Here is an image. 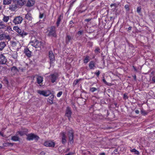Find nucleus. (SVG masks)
Here are the masks:
<instances>
[{"mask_svg": "<svg viewBox=\"0 0 155 155\" xmlns=\"http://www.w3.org/2000/svg\"><path fill=\"white\" fill-rule=\"evenodd\" d=\"M46 33L47 35L49 36H52L54 37H57L56 32V28L54 26H52L48 28L47 30Z\"/></svg>", "mask_w": 155, "mask_h": 155, "instance_id": "f257e3e1", "label": "nucleus"}, {"mask_svg": "<svg viewBox=\"0 0 155 155\" xmlns=\"http://www.w3.org/2000/svg\"><path fill=\"white\" fill-rule=\"evenodd\" d=\"M30 44L35 48H43L44 44L41 41H39L37 39H35L31 41Z\"/></svg>", "mask_w": 155, "mask_h": 155, "instance_id": "f03ea898", "label": "nucleus"}, {"mask_svg": "<svg viewBox=\"0 0 155 155\" xmlns=\"http://www.w3.org/2000/svg\"><path fill=\"white\" fill-rule=\"evenodd\" d=\"M23 18L22 17L18 16L15 17L13 20V22L15 25L19 24L22 22L23 21Z\"/></svg>", "mask_w": 155, "mask_h": 155, "instance_id": "7ed1b4c3", "label": "nucleus"}, {"mask_svg": "<svg viewBox=\"0 0 155 155\" xmlns=\"http://www.w3.org/2000/svg\"><path fill=\"white\" fill-rule=\"evenodd\" d=\"M27 139L30 140L33 139L37 140L39 139V137L36 135L31 134L27 135Z\"/></svg>", "mask_w": 155, "mask_h": 155, "instance_id": "20e7f679", "label": "nucleus"}, {"mask_svg": "<svg viewBox=\"0 0 155 155\" xmlns=\"http://www.w3.org/2000/svg\"><path fill=\"white\" fill-rule=\"evenodd\" d=\"M51 64H53L55 58L54 54L52 51H49L48 54Z\"/></svg>", "mask_w": 155, "mask_h": 155, "instance_id": "39448f33", "label": "nucleus"}, {"mask_svg": "<svg viewBox=\"0 0 155 155\" xmlns=\"http://www.w3.org/2000/svg\"><path fill=\"white\" fill-rule=\"evenodd\" d=\"M71 113L72 112L70 108L69 107H67L66 111L65 116L68 117V119L70 121H71Z\"/></svg>", "mask_w": 155, "mask_h": 155, "instance_id": "423d86ee", "label": "nucleus"}, {"mask_svg": "<svg viewBox=\"0 0 155 155\" xmlns=\"http://www.w3.org/2000/svg\"><path fill=\"white\" fill-rule=\"evenodd\" d=\"M44 145L47 147H54L55 145V143L52 141L48 140L46 141L44 143Z\"/></svg>", "mask_w": 155, "mask_h": 155, "instance_id": "0eeeda50", "label": "nucleus"}, {"mask_svg": "<svg viewBox=\"0 0 155 155\" xmlns=\"http://www.w3.org/2000/svg\"><path fill=\"white\" fill-rule=\"evenodd\" d=\"M68 135L70 143H72L73 142V131L72 130H70Z\"/></svg>", "mask_w": 155, "mask_h": 155, "instance_id": "6e6552de", "label": "nucleus"}, {"mask_svg": "<svg viewBox=\"0 0 155 155\" xmlns=\"http://www.w3.org/2000/svg\"><path fill=\"white\" fill-rule=\"evenodd\" d=\"M38 93L40 94L45 97L48 96L51 94V93L48 91L41 90L38 91Z\"/></svg>", "mask_w": 155, "mask_h": 155, "instance_id": "1a4fd4ad", "label": "nucleus"}, {"mask_svg": "<svg viewBox=\"0 0 155 155\" xmlns=\"http://www.w3.org/2000/svg\"><path fill=\"white\" fill-rule=\"evenodd\" d=\"M28 132V130L26 129H22L21 130L18 131L17 133V134H18L21 136L26 134Z\"/></svg>", "mask_w": 155, "mask_h": 155, "instance_id": "9d476101", "label": "nucleus"}, {"mask_svg": "<svg viewBox=\"0 0 155 155\" xmlns=\"http://www.w3.org/2000/svg\"><path fill=\"white\" fill-rule=\"evenodd\" d=\"M7 61V59L3 54L0 55V64H5Z\"/></svg>", "mask_w": 155, "mask_h": 155, "instance_id": "9b49d317", "label": "nucleus"}, {"mask_svg": "<svg viewBox=\"0 0 155 155\" xmlns=\"http://www.w3.org/2000/svg\"><path fill=\"white\" fill-rule=\"evenodd\" d=\"M49 77L51 82L52 83H54L56 80L57 76L56 75L52 74H51Z\"/></svg>", "mask_w": 155, "mask_h": 155, "instance_id": "f8f14e48", "label": "nucleus"}, {"mask_svg": "<svg viewBox=\"0 0 155 155\" xmlns=\"http://www.w3.org/2000/svg\"><path fill=\"white\" fill-rule=\"evenodd\" d=\"M24 51L25 55L28 57L30 58L31 56V52L29 50L28 48H25Z\"/></svg>", "mask_w": 155, "mask_h": 155, "instance_id": "ddd939ff", "label": "nucleus"}, {"mask_svg": "<svg viewBox=\"0 0 155 155\" xmlns=\"http://www.w3.org/2000/svg\"><path fill=\"white\" fill-rule=\"evenodd\" d=\"M54 98V95L52 94L48 97L47 101L48 103L50 104H53V101Z\"/></svg>", "mask_w": 155, "mask_h": 155, "instance_id": "4468645a", "label": "nucleus"}, {"mask_svg": "<svg viewBox=\"0 0 155 155\" xmlns=\"http://www.w3.org/2000/svg\"><path fill=\"white\" fill-rule=\"evenodd\" d=\"M37 81L38 84H40L43 81V78L41 76H38L37 78Z\"/></svg>", "mask_w": 155, "mask_h": 155, "instance_id": "2eb2a0df", "label": "nucleus"}, {"mask_svg": "<svg viewBox=\"0 0 155 155\" xmlns=\"http://www.w3.org/2000/svg\"><path fill=\"white\" fill-rule=\"evenodd\" d=\"M89 66L91 69H94L96 68L94 63L93 61L90 62Z\"/></svg>", "mask_w": 155, "mask_h": 155, "instance_id": "dca6fc26", "label": "nucleus"}, {"mask_svg": "<svg viewBox=\"0 0 155 155\" xmlns=\"http://www.w3.org/2000/svg\"><path fill=\"white\" fill-rule=\"evenodd\" d=\"M61 135L62 136V142L64 144L66 142L65 134L64 132L62 133Z\"/></svg>", "mask_w": 155, "mask_h": 155, "instance_id": "f3484780", "label": "nucleus"}, {"mask_svg": "<svg viewBox=\"0 0 155 155\" xmlns=\"http://www.w3.org/2000/svg\"><path fill=\"white\" fill-rule=\"evenodd\" d=\"M35 3V0H29L27 3V5L28 7H31Z\"/></svg>", "mask_w": 155, "mask_h": 155, "instance_id": "a211bd4d", "label": "nucleus"}, {"mask_svg": "<svg viewBox=\"0 0 155 155\" xmlns=\"http://www.w3.org/2000/svg\"><path fill=\"white\" fill-rule=\"evenodd\" d=\"M28 33L24 31H21L19 33V35L23 38L25 36L27 35Z\"/></svg>", "mask_w": 155, "mask_h": 155, "instance_id": "6ab92c4d", "label": "nucleus"}, {"mask_svg": "<svg viewBox=\"0 0 155 155\" xmlns=\"http://www.w3.org/2000/svg\"><path fill=\"white\" fill-rule=\"evenodd\" d=\"M71 37L69 35H67L65 38V42L66 43L68 44L70 40H71Z\"/></svg>", "mask_w": 155, "mask_h": 155, "instance_id": "aec40b11", "label": "nucleus"}, {"mask_svg": "<svg viewBox=\"0 0 155 155\" xmlns=\"http://www.w3.org/2000/svg\"><path fill=\"white\" fill-rule=\"evenodd\" d=\"M18 4L20 6H22L25 3V2L24 0H19L18 1Z\"/></svg>", "mask_w": 155, "mask_h": 155, "instance_id": "412c9836", "label": "nucleus"}, {"mask_svg": "<svg viewBox=\"0 0 155 155\" xmlns=\"http://www.w3.org/2000/svg\"><path fill=\"white\" fill-rule=\"evenodd\" d=\"M5 46L6 44L5 42L0 43V50H2Z\"/></svg>", "mask_w": 155, "mask_h": 155, "instance_id": "4be33fe9", "label": "nucleus"}, {"mask_svg": "<svg viewBox=\"0 0 155 155\" xmlns=\"http://www.w3.org/2000/svg\"><path fill=\"white\" fill-rule=\"evenodd\" d=\"M25 18L28 20H31L32 19L30 13H28L26 14L25 15Z\"/></svg>", "mask_w": 155, "mask_h": 155, "instance_id": "5701e85b", "label": "nucleus"}, {"mask_svg": "<svg viewBox=\"0 0 155 155\" xmlns=\"http://www.w3.org/2000/svg\"><path fill=\"white\" fill-rule=\"evenodd\" d=\"M9 18L8 16H6L4 15L3 17L2 18V20L5 22H7L9 20Z\"/></svg>", "mask_w": 155, "mask_h": 155, "instance_id": "b1692460", "label": "nucleus"}, {"mask_svg": "<svg viewBox=\"0 0 155 155\" xmlns=\"http://www.w3.org/2000/svg\"><path fill=\"white\" fill-rule=\"evenodd\" d=\"M12 0H3V4L5 5H8L10 4Z\"/></svg>", "mask_w": 155, "mask_h": 155, "instance_id": "393cba45", "label": "nucleus"}, {"mask_svg": "<svg viewBox=\"0 0 155 155\" xmlns=\"http://www.w3.org/2000/svg\"><path fill=\"white\" fill-rule=\"evenodd\" d=\"M13 29L17 32L19 34L21 30L17 26H14L13 28Z\"/></svg>", "mask_w": 155, "mask_h": 155, "instance_id": "a878e982", "label": "nucleus"}, {"mask_svg": "<svg viewBox=\"0 0 155 155\" xmlns=\"http://www.w3.org/2000/svg\"><path fill=\"white\" fill-rule=\"evenodd\" d=\"M11 139L13 141H17L19 140V138L18 136L16 135L12 137Z\"/></svg>", "mask_w": 155, "mask_h": 155, "instance_id": "bb28decb", "label": "nucleus"}, {"mask_svg": "<svg viewBox=\"0 0 155 155\" xmlns=\"http://www.w3.org/2000/svg\"><path fill=\"white\" fill-rule=\"evenodd\" d=\"M17 52H14L12 55V57L15 59H16L17 58Z\"/></svg>", "mask_w": 155, "mask_h": 155, "instance_id": "cd10ccee", "label": "nucleus"}, {"mask_svg": "<svg viewBox=\"0 0 155 155\" xmlns=\"http://www.w3.org/2000/svg\"><path fill=\"white\" fill-rule=\"evenodd\" d=\"M130 151L132 152H134L135 154L139 155V153L138 151L136 150L135 149H133L130 150Z\"/></svg>", "mask_w": 155, "mask_h": 155, "instance_id": "c85d7f7f", "label": "nucleus"}, {"mask_svg": "<svg viewBox=\"0 0 155 155\" xmlns=\"http://www.w3.org/2000/svg\"><path fill=\"white\" fill-rule=\"evenodd\" d=\"M89 57L87 56L84 58V63H87L89 61Z\"/></svg>", "mask_w": 155, "mask_h": 155, "instance_id": "c756f323", "label": "nucleus"}, {"mask_svg": "<svg viewBox=\"0 0 155 155\" xmlns=\"http://www.w3.org/2000/svg\"><path fill=\"white\" fill-rule=\"evenodd\" d=\"M61 21V16H60L58 18L57 21L56 23V25L57 27L59 26Z\"/></svg>", "mask_w": 155, "mask_h": 155, "instance_id": "7c9ffc66", "label": "nucleus"}, {"mask_svg": "<svg viewBox=\"0 0 155 155\" xmlns=\"http://www.w3.org/2000/svg\"><path fill=\"white\" fill-rule=\"evenodd\" d=\"M5 27V25L3 23V22H0V29L4 28Z\"/></svg>", "mask_w": 155, "mask_h": 155, "instance_id": "2f4dec72", "label": "nucleus"}, {"mask_svg": "<svg viewBox=\"0 0 155 155\" xmlns=\"http://www.w3.org/2000/svg\"><path fill=\"white\" fill-rule=\"evenodd\" d=\"M97 90V89L94 87H90V91L91 92H94Z\"/></svg>", "mask_w": 155, "mask_h": 155, "instance_id": "473e14b6", "label": "nucleus"}, {"mask_svg": "<svg viewBox=\"0 0 155 155\" xmlns=\"http://www.w3.org/2000/svg\"><path fill=\"white\" fill-rule=\"evenodd\" d=\"M81 79H78L75 80L73 83V84L74 85H77L80 81Z\"/></svg>", "mask_w": 155, "mask_h": 155, "instance_id": "72a5a7b5", "label": "nucleus"}, {"mask_svg": "<svg viewBox=\"0 0 155 155\" xmlns=\"http://www.w3.org/2000/svg\"><path fill=\"white\" fill-rule=\"evenodd\" d=\"M45 16V15L44 13H40L39 15V18H42Z\"/></svg>", "mask_w": 155, "mask_h": 155, "instance_id": "f704fd0d", "label": "nucleus"}, {"mask_svg": "<svg viewBox=\"0 0 155 155\" xmlns=\"http://www.w3.org/2000/svg\"><path fill=\"white\" fill-rule=\"evenodd\" d=\"M100 74V72L99 70H97L95 73V74L98 77Z\"/></svg>", "mask_w": 155, "mask_h": 155, "instance_id": "c9c22d12", "label": "nucleus"}, {"mask_svg": "<svg viewBox=\"0 0 155 155\" xmlns=\"http://www.w3.org/2000/svg\"><path fill=\"white\" fill-rule=\"evenodd\" d=\"M5 36L4 34H1L0 35V40L3 39Z\"/></svg>", "mask_w": 155, "mask_h": 155, "instance_id": "e433bc0d", "label": "nucleus"}, {"mask_svg": "<svg viewBox=\"0 0 155 155\" xmlns=\"http://www.w3.org/2000/svg\"><path fill=\"white\" fill-rule=\"evenodd\" d=\"M62 92L61 91H60L58 92L57 94V96L58 97H60L62 95Z\"/></svg>", "mask_w": 155, "mask_h": 155, "instance_id": "4c0bfd02", "label": "nucleus"}, {"mask_svg": "<svg viewBox=\"0 0 155 155\" xmlns=\"http://www.w3.org/2000/svg\"><path fill=\"white\" fill-rule=\"evenodd\" d=\"M83 31H79L78 32V34L79 36H80L82 34Z\"/></svg>", "mask_w": 155, "mask_h": 155, "instance_id": "58836bf2", "label": "nucleus"}, {"mask_svg": "<svg viewBox=\"0 0 155 155\" xmlns=\"http://www.w3.org/2000/svg\"><path fill=\"white\" fill-rule=\"evenodd\" d=\"M124 99H127L128 97L127 96V94L125 93L124 94Z\"/></svg>", "mask_w": 155, "mask_h": 155, "instance_id": "ea45409f", "label": "nucleus"}, {"mask_svg": "<svg viewBox=\"0 0 155 155\" xmlns=\"http://www.w3.org/2000/svg\"><path fill=\"white\" fill-rule=\"evenodd\" d=\"M5 38L8 40H10L11 39L10 37L8 35H6L5 36Z\"/></svg>", "mask_w": 155, "mask_h": 155, "instance_id": "a19ab883", "label": "nucleus"}, {"mask_svg": "<svg viewBox=\"0 0 155 155\" xmlns=\"http://www.w3.org/2000/svg\"><path fill=\"white\" fill-rule=\"evenodd\" d=\"M100 51V49L99 48H97L95 50V52H98L99 51Z\"/></svg>", "mask_w": 155, "mask_h": 155, "instance_id": "79ce46f5", "label": "nucleus"}, {"mask_svg": "<svg viewBox=\"0 0 155 155\" xmlns=\"http://www.w3.org/2000/svg\"><path fill=\"white\" fill-rule=\"evenodd\" d=\"M7 30H8L10 31L12 30L10 26L7 27Z\"/></svg>", "mask_w": 155, "mask_h": 155, "instance_id": "37998d69", "label": "nucleus"}, {"mask_svg": "<svg viewBox=\"0 0 155 155\" xmlns=\"http://www.w3.org/2000/svg\"><path fill=\"white\" fill-rule=\"evenodd\" d=\"M125 8L126 9H127V10H128L129 9V7L128 5H126L125 6Z\"/></svg>", "mask_w": 155, "mask_h": 155, "instance_id": "c03bdc74", "label": "nucleus"}, {"mask_svg": "<svg viewBox=\"0 0 155 155\" xmlns=\"http://www.w3.org/2000/svg\"><path fill=\"white\" fill-rule=\"evenodd\" d=\"M137 11L138 12H140V9L139 7H138L137 8Z\"/></svg>", "mask_w": 155, "mask_h": 155, "instance_id": "a18cd8bd", "label": "nucleus"}, {"mask_svg": "<svg viewBox=\"0 0 155 155\" xmlns=\"http://www.w3.org/2000/svg\"><path fill=\"white\" fill-rule=\"evenodd\" d=\"M17 68L15 67H13L12 68V70H17Z\"/></svg>", "mask_w": 155, "mask_h": 155, "instance_id": "49530a36", "label": "nucleus"}, {"mask_svg": "<svg viewBox=\"0 0 155 155\" xmlns=\"http://www.w3.org/2000/svg\"><path fill=\"white\" fill-rule=\"evenodd\" d=\"M12 44L13 45L15 46L16 45V43L15 42H12Z\"/></svg>", "mask_w": 155, "mask_h": 155, "instance_id": "de8ad7c7", "label": "nucleus"}, {"mask_svg": "<svg viewBox=\"0 0 155 155\" xmlns=\"http://www.w3.org/2000/svg\"><path fill=\"white\" fill-rule=\"evenodd\" d=\"M91 20V19L88 18V19H85V21H87V22H88V21H90Z\"/></svg>", "mask_w": 155, "mask_h": 155, "instance_id": "09e8293b", "label": "nucleus"}, {"mask_svg": "<svg viewBox=\"0 0 155 155\" xmlns=\"http://www.w3.org/2000/svg\"><path fill=\"white\" fill-rule=\"evenodd\" d=\"M152 81L154 82H155V77H153L152 78Z\"/></svg>", "mask_w": 155, "mask_h": 155, "instance_id": "8fccbe9b", "label": "nucleus"}, {"mask_svg": "<svg viewBox=\"0 0 155 155\" xmlns=\"http://www.w3.org/2000/svg\"><path fill=\"white\" fill-rule=\"evenodd\" d=\"M135 112L137 114H139V111L137 110H136L135 111Z\"/></svg>", "mask_w": 155, "mask_h": 155, "instance_id": "3c124183", "label": "nucleus"}, {"mask_svg": "<svg viewBox=\"0 0 155 155\" xmlns=\"http://www.w3.org/2000/svg\"><path fill=\"white\" fill-rule=\"evenodd\" d=\"M99 155H105V153H101L99 154Z\"/></svg>", "mask_w": 155, "mask_h": 155, "instance_id": "603ef678", "label": "nucleus"}, {"mask_svg": "<svg viewBox=\"0 0 155 155\" xmlns=\"http://www.w3.org/2000/svg\"><path fill=\"white\" fill-rule=\"evenodd\" d=\"M103 81L105 83H107L106 81L104 79H103Z\"/></svg>", "mask_w": 155, "mask_h": 155, "instance_id": "864d4df0", "label": "nucleus"}, {"mask_svg": "<svg viewBox=\"0 0 155 155\" xmlns=\"http://www.w3.org/2000/svg\"><path fill=\"white\" fill-rule=\"evenodd\" d=\"M133 68L134 69L135 71H137V69L134 66H133Z\"/></svg>", "mask_w": 155, "mask_h": 155, "instance_id": "5fc2aeb1", "label": "nucleus"}, {"mask_svg": "<svg viewBox=\"0 0 155 155\" xmlns=\"http://www.w3.org/2000/svg\"><path fill=\"white\" fill-rule=\"evenodd\" d=\"M41 154H45V153L44 152H42L41 153Z\"/></svg>", "mask_w": 155, "mask_h": 155, "instance_id": "6e6d98bb", "label": "nucleus"}, {"mask_svg": "<svg viewBox=\"0 0 155 155\" xmlns=\"http://www.w3.org/2000/svg\"><path fill=\"white\" fill-rule=\"evenodd\" d=\"M2 84H0V89L2 87Z\"/></svg>", "mask_w": 155, "mask_h": 155, "instance_id": "4d7b16f0", "label": "nucleus"}, {"mask_svg": "<svg viewBox=\"0 0 155 155\" xmlns=\"http://www.w3.org/2000/svg\"><path fill=\"white\" fill-rule=\"evenodd\" d=\"M1 8H2V6L0 5V10L1 9Z\"/></svg>", "mask_w": 155, "mask_h": 155, "instance_id": "13d9d810", "label": "nucleus"}, {"mask_svg": "<svg viewBox=\"0 0 155 155\" xmlns=\"http://www.w3.org/2000/svg\"><path fill=\"white\" fill-rule=\"evenodd\" d=\"M0 135H2V134L0 132Z\"/></svg>", "mask_w": 155, "mask_h": 155, "instance_id": "bf43d9fd", "label": "nucleus"}, {"mask_svg": "<svg viewBox=\"0 0 155 155\" xmlns=\"http://www.w3.org/2000/svg\"><path fill=\"white\" fill-rule=\"evenodd\" d=\"M70 23H73V21H70Z\"/></svg>", "mask_w": 155, "mask_h": 155, "instance_id": "052dcab7", "label": "nucleus"}, {"mask_svg": "<svg viewBox=\"0 0 155 155\" xmlns=\"http://www.w3.org/2000/svg\"><path fill=\"white\" fill-rule=\"evenodd\" d=\"M134 78H136V76H135V77H134Z\"/></svg>", "mask_w": 155, "mask_h": 155, "instance_id": "680f3d73", "label": "nucleus"}, {"mask_svg": "<svg viewBox=\"0 0 155 155\" xmlns=\"http://www.w3.org/2000/svg\"><path fill=\"white\" fill-rule=\"evenodd\" d=\"M134 78H136V76H135V77H134Z\"/></svg>", "mask_w": 155, "mask_h": 155, "instance_id": "e2e57ef3", "label": "nucleus"}, {"mask_svg": "<svg viewBox=\"0 0 155 155\" xmlns=\"http://www.w3.org/2000/svg\"><path fill=\"white\" fill-rule=\"evenodd\" d=\"M10 144H11V145H12V144H11V143H10Z\"/></svg>", "mask_w": 155, "mask_h": 155, "instance_id": "0e129e2a", "label": "nucleus"}, {"mask_svg": "<svg viewBox=\"0 0 155 155\" xmlns=\"http://www.w3.org/2000/svg\"><path fill=\"white\" fill-rule=\"evenodd\" d=\"M0 155H1V154H0Z\"/></svg>", "mask_w": 155, "mask_h": 155, "instance_id": "69168bd1", "label": "nucleus"}]
</instances>
